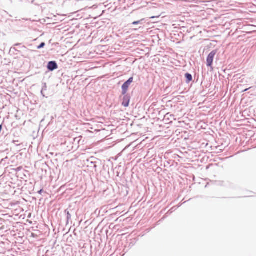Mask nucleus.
Masks as SVG:
<instances>
[{
  "label": "nucleus",
  "mask_w": 256,
  "mask_h": 256,
  "mask_svg": "<svg viewBox=\"0 0 256 256\" xmlns=\"http://www.w3.org/2000/svg\"><path fill=\"white\" fill-rule=\"evenodd\" d=\"M122 96H120L121 98L122 106L125 108H127L130 105V102L131 100V96L128 92H121Z\"/></svg>",
  "instance_id": "1"
},
{
  "label": "nucleus",
  "mask_w": 256,
  "mask_h": 256,
  "mask_svg": "<svg viewBox=\"0 0 256 256\" xmlns=\"http://www.w3.org/2000/svg\"><path fill=\"white\" fill-rule=\"evenodd\" d=\"M217 50H212L208 56L206 58V66L210 67L212 70L213 69L212 64L214 56L217 53Z\"/></svg>",
  "instance_id": "2"
},
{
  "label": "nucleus",
  "mask_w": 256,
  "mask_h": 256,
  "mask_svg": "<svg viewBox=\"0 0 256 256\" xmlns=\"http://www.w3.org/2000/svg\"><path fill=\"white\" fill-rule=\"evenodd\" d=\"M134 82V77L131 76L128 78L122 86V92H128V88Z\"/></svg>",
  "instance_id": "3"
},
{
  "label": "nucleus",
  "mask_w": 256,
  "mask_h": 256,
  "mask_svg": "<svg viewBox=\"0 0 256 256\" xmlns=\"http://www.w3.org/2000/svg\"><path fill=\"white\" fill-rule=\"evenodd\" d=\"M46 68L48 72H53L58 68V65L56 61L52 60L48 62Z\"/></svg>",
  "instance_id": "4"
},
{
  "label": "nucleus",
  "mask_w": 256,
  "mask_h": 256,
  "mask_svg": "<svg viewBox=\"0 0 256 256\" xmlns=\"http://www.w3.org/2000/svg\"><path fill=\"white\" fill-rule=\"evenodd\" d=\"M184 78H186V84H189L192 80V76L189 72H186L184 74Z\"/></svg>",
  "instance_id": "5"
},
{
  "label": "nucleus",
  "mask_w": 256,
  "mask_h": 256,
  "mask_svg": "<svg viewBox=\"0 0 256 256\" xmlns=\"http://www.w3.org/2000/svg\"><path fill=\"white\" fill-rule=\"evenodd\" d=\"M64 213L66 214V224H68L69 223V220H71L72 216L70 214V212L68 210H64Z\"/></svg>",
  "instance_id": "6"
},
{
  "label": "nucleus",
  "mask_w": 256,
  "mask_h": 256,
  "mask_svg": "<svg viewBox=\"0 0 256 256\" xmlns=\"http://www.w3.org/2000/svg\"><path fill=\"white\" fill-rule=\"evenodd\" d=\"M45 46H46L45 42H42L37 46V49H38V50L42 49V48H44Z\"/></svg>",
  "instance_id": "7"
},
{
  "label": "nucleus",
  "mask_w": 256,
  "mask_h": 256,
  "mask_svg": "<svg viewBox=\"0 0 256 256\" xmlns=\"http://www.w3.org/2000/svg\"><path fill=\"white\" fill-rule=\"evenodd\" d=\"M42 91L47 90V86L46 82H42Z\"/></svg>",
  "instance_id": "8"
},
{
  "label": "nucleus",
  "mask_w": 256,
  "mask_h": 256,
  "mask_svg": "<svg viewBox=\"0 0 256 256\" xmlns=\"http://www.w3.org/2000/svg\"><path fill=\"white\" fill-rule=\"evenodd\" d=\"M142 20H140L134 21L132 23V24L137 25L138 24H142Z\"/></svg>",
  "instance_id": "9"
},
{
  "label": "nucleus",
  "mask_w": 256,
  "mask_h": 256,
  "mask_svg": "<svg viewBox=\"0 0 256 256\" xmlns=\"http://www.w3.org/2000/svg\"><path fill=\"white\" fill-rule=\"evenodd\" d=\"M7 159H8V157H6V158H2V159L1 160L0 163H1V164H2V163L4 164V162H6V160H7Z\"/></svg>",
  "instance_id": "10"
},
{
  "label": "nucleus",
  "mask_w": 256,
  "mask_h": 256,
  "mask_svg": "<svg viewBox=\"0 0 256 256\" xmlns=\"http://www.w3.org/2000/svg\"><path fill=\"white\" fill-rule=\"evenodd\" d=\"M44 192V190L43 189H40V190H39L38 192V193L40 194H42V193L43 192Z\"/></svg>",
  "instance_id": "11"
},
{
  "label": "nucleus",
  "mask_w": 256,
  "mask_h": 256,
  "mask_svg": "<svg viewBox=\"0 0 256 256\" xmlns=\"http://www.w3.org/2000/svg\"><path fill=\"white\" fill-rule=\"evenodd\" d=\"M2 128H3L2 124H0V134L2 132Z\"/></svg>",
  "instance_id": "12"
},
{
  "label": "nucleus",
  "mask_w": 256,
  "mask_h": 256,
  "mask_svg": "<svg viewBox=\"0 0 256 256\" xmlns=\"http://www.w3.org/2000/svg\"><path fill=\"white\" fill-rule=\"evenodd\" d=\"M54 118V117L53 116H51V121L50 122H49V123L48 124V125H50L51 124Z\"/></svg>",
  "instance_id": "13"
},
{
  "label": "nucleus",
  "mask_w": 256,
  "mask_h": 256,
  "mask_svg": "<svg viewBox=\"0 0 256 256\" xmlns=\"http://www.w3.org/2000/svg\"><path fill=\"white\" fill-rule=\"evenodd\" d=\"M22 45V44L20 43H16V44H14V46H20Z\"/></svg>",
  "instance_id": "14"
},
{
  "label": "nucleus",
  "mask_w": 256,
  "mask_h": 256,
  "mask_svg": "<svg viewBox=\"0 0 256 256\" xmlns=\"http://www.w3.org/2000/svg\"><path fill=\"white\" fill-rule=\"evenodd\" d=\"M11 49L14 50L15 51L19 52L18 50H17L14 46L11 48Z\"/></svg>",
  "instance_id": "15"
},
{
  "label": "nucleus",
  "mask_w": 256,
  "mask_h": 256,
  "mask_svg": "<svg viewBox=\"0 0 256 256\" xmlns=\"http://www.w3.org/2000/svg\"><path fill=\"white\" fill-rule=\"evenodd\" d=\"M44 91H42V90H41V92H41V94H42L44 97H45L46 96H45V95H44Z\"/></svg>",
  "instance_id": "16"
},
{
  "label": "nucleus",
  "mask_w": 256,
  "mask_h": 256,
  "mask_svg": "<svg viewBox=\"0 0 256 256\" xmlns=\"http://www.w3.org/2000/svg\"><path fill=\"white\" fill-rule=\"evenodd\" d=\"M92 164H94V168H96V164L95 162H91Z\"/></svg>",
  "instance_id": "17"
},
{
  "label": "nucleus",
  "mask_w": 256,
  "mask_h": 256,
  "mask_svg": "<svg viewBox=\"0 0 256 256\" xmlns=\"http://www.w3.org/2000/svg\"><path fill=\"white\" fill-rule=\"evenodd\" d=\"M204 2V1H197L196 3V4H200V2Z\"/></svg>",
  "instance_id": "18"
},
{
  "label": "nucleus",
  "mask_w": 256,
  "mask_h": 256,
  "mask_svg": "<svg viewBox=\"0 0 256 256\" xmlns=\"http://www.w3.org/2000/svg\"><path fill=\"white\" fill-rule=\"evenodd\" d=\"M21 48H24V49H26V47L24 46H22L21 47H20Z\"/></svg>",
  "instance_id": "19"
},
{
  "label": "nucleus",
  "mask_w": 256,
  "mask_h": 256,
  "mask_svg": "<svg viewBox=\"0 0 256 256\" xmlns=\"http://www.w3.org/2000/svg\"><path fill=\"white\" fill-rule=\"evenodd\" d=\"M160 16H152L150 18H159Z\"/></svg>",
  "instance_id": "20"
},
{
  "label": "nucleus",
  "mask_w": 256,
  "mask_h": 256,
  "mask_svg": "<svg viewBox=\"0 0 256 256\" xmlns=\"http://www.w3.org/2000/svg\"><path fill=\"white\" fill-rule=\"evenodd\" d=\"M18 142V140H14L12 141V142H13V143H15V142Z\"/></svg>",
  "instance_id": "21"
},
{
  "label": "nucleus",
  "mask_w": 256,
  "mask_h": 256,
  "mask_svg": "<svg viewBox=\"0 0 256 256\" xmlns=\"http://www.w3.org/2000/svg\"><path fill=\"white\" fill-rule=\"evenodd\" d=\"M44 120V119H42L41 121H40V124L42 123Z\"/></svg>",
  "instance_id": "22"
},
{
  "label": "nucleus",
  "mask_w": 256,
  "mask_h": 256,
  "mask_svg": "<svg viewBox=\"0 0 256 256\" xmlns=\"http://www.w3.org/2000/svg\"><path fill=\"white\" fill-rule=\"evenodd\" d=\"M233 0L235 2H238L237 1L238 0Z\"/></svg>",
  "instance_id": "23"
},
{
  "label": "nucleus",
  "mask_w": 256,
  "mask_h": 256,
  "mask_svg": "<svg viewBox=\"0 0 256 256\" xmlns=\"http://www.w3.org/2000/svg\"><path fill=\"white\" fill-rule=\"evenodd\" d=\"M248 90V88H247V89H246L245 90H244V91L246 92V90Z\"/></svg>",
  "instance_id": "24"
},
{
  "label": "nucleus",
  "mask_w": 256,
  "mask_h": 256,
  "mask_svg": "<svg viewBox=\"0 0 256 256\" xmlns=\"http://www.w3.org/2000/svg\"><path fill=\"white\" fill-rule=\"evenodd\" d=\"M182 0L184 1V2H187L188 1V0Z\"/></svg>",
  "instance_id": "25"
}]
</instances>
